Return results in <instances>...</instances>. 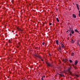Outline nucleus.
<instances>
[{"instance_id":"1","label":"nucleus","mask_w":80,"mask_h":80,"mask_svg":"<svg viewBox=\"0 0 80 80\" xmlns=\"http://www.w3.org/2000/svg\"><path fill=\"white\" fill-rule=\"evenodd\" d=\"M61 46L62 48H65V46H64V44H63V43H61Z\"/></svg>"},{"instance_id":"2","label":"nucleus","mask_w":80,"mask_h":80,"mask_svg":"<svg viewBox=\"0 0 80 80\" xmlns=\"http://www.w3.org/2000/svg\"><path fill=\"white\" fill-rule=\"evenodd\" d=\"M78 60L76 61L74 63L75 65H77V63H78Z\"/></svg>"},{"instance_id":"3","label":"nucleus","mask_w":80,"mask_h":80,"mask_svg":"<svg viewBox=\"0 0 80 80\" xmlns=\"http://www.w3.org/2000/svg\"><path fill=\"white\" fill-rule=\"evenodd\" d=\"M46 64H47L48 65V66H49V67H51V65H50V64L49 63H48L47 62Z\"/></svg>"},{"instance_id":"4","label":"nucleus","mask_w":80,"mask_h":80,"mask_svg":"<svg viewBox=\"0 0 80 80\" xmlns=\"http://www.w3.org/2000/svg\"><path fill=\"white\" fill-rule=\"evenodd\" d=\"M69 75L73 76V74H72V72H69Z\"/></svg>"},{"instance_id":"5","label":"nucleus","mask_w":80,"mask_h":80,"mask_svg":"<svg viewBox=\"0 0 80 80\" xmlns=\"http://www.w3.org/2000/svg\"><path fill=\"white\" fill-rule=\"evenodd\" d=\"M69 32H70V34H69V35L70 36V37H71V36H72V31H69Z\"/></svg>"},{"instance_id":"6","label":"nucleus","mask_w":80,"mask_h":80,"mask_svg":"<svg viewBox=\"0 0 80 80\" xmlns=\"http://www.w3.org/2000/svg\"><path fill=\"white\" fill-rule=\"evenodd\" d=\"M45 76H42V78H41V80H43V78H45Z\"/></svg>"},{"instance_id":"7","label":"nucleus","mask_w":80,"mask_h":80,"mask_svg":"<svg viewBox=\"0 0 80 80\" xmlns=\"http://www.w3.org/2000/svg\"><path fill=\"white\" fill-rule=\"evenodd\" d=\"M56 43L57 45H58V40H56Z\"/></svg>"},{"instance_id":"8","label":"nucleus","mask_w":80,"mask_h":80,"mask_svg":"<svg viewBox=\"0 0 80 80\" xmlns=\"http://www.w3.org/2000/svg\"><path fill=\"white\" fill-rule=\"evenodd\" d=\"M71 53H72L71 55H72V56H74V55H75V53H74V52H72Z\"/></svg>"},{"instance_id":"9","label":"nucleus","mask_w":80,"mask_h":80,"mask_svg":"<svg viewBox=\"0 0 80 80\" xmlns=\"http://www.w3.org/2000/svg\"><path fill=\"white\" fill-rule=\"evenodd\" d=\"M72 16L74 18H77V17L76 16V15H75L73 14L72 15Z\"/></svg>"},{"instance_id":"10","label":"nucleus","mask_w":80,"mask_h":80,"mask_svg":"<svg viewBox=\"0 0 80 80\" xmlns=\"http://www.w3.org/2000/svg\"><path fill=\"white\" fill-rule=\"evenodd\" d=\"M74 33H75V32L73 30H72V31H71V33H72V34H73Z\"/></svg>"},{"instance_id":"11","label":"nucleus","mask_w":80,"mask_h":80,"mask_svg":"<svg viewBox=\"0 0 80 80\" xmlns=\"http://www.w3.org/2000/svg\"><path fill=\"white\" fill-rule=\"evenodd\" d=\"M58 50V51H59V50H61V46H60V47H59Z\"/></svg>"},{"instance_id":"12","label":"nucleus","mask_w":80,"mask_h":80,"mask_svg":"<svg viewBox=\"0 0 80 80\" xmlns=\"http://www.w3.org/2000/svg\"><path fill=\"white\" fill-rule=\"evenodd\" d=\"M74 31H75V32H78V33L79 32V31H78V30H77V29H75L74 30Z\"/></svg>"},{"instance_id":"13","label":"nucleus","mask_w":80,"mask_h":80,"mask_svg":"<svg viewBox=\"0 0 80 80\" xmlns=\"http://www.w3.org/2000/svg\"><path fill=\"white\" fill-rule=\"evenodd\" d=\"M56 21H58V22H59V20H58V18H56Z\"/></svg>"},{"instance_id":"14","label":"nucleus","mask_w":80,"mask_h":80,"mask_svg":"<svg viewBox=\"0 0 80 80\" xmlns=\"http://www.w3.org/2000/svg\"><path fill=\"white\" fill-rule=\"evenodd\" d=\"M76 5L77 6V8H79V7L78 6V4H76Z\"/></svg>"},{"instance_id":"15","label":"nucleus","mask_w":80,"mask_h":80,"mask_svg":"<svg viewBox=\"0 0 80 80\" xmlns=\"http://www.w3.org/2000/svg\"><path fill=\"white\" fill-rule=\"evenodd\" d=\"M71 42L72 43H74L75 42L73 41V40H72Z\"/></svg>"},{"instance_id":"16","label":"nucleus","mask_w":80,"mask_h":80,"mask_svg":"<svg viewBox=\"0 0 80 80\" xmlns=\"http://www.w3.org/2000/svg\"><path fill=\"white\" fill-rule=\"evenodd\" d=\"M38 58H40V59L42 58V57H40V56H38Z\"/></svg>"},{"instance_id":"17","label":"nucleus","mask_w":80,"mask_h":80,"mask_svg":"<svg viewBox=\"0 0 80 80\" xmlns=\"http://www.w3.org/2000/svg\"><path fill=\"white\" fill-rule=\"evenodd\" d=\"M69 61L70 63H72V62H73V61H72V60H69Z\"/></svg>"},{"instance_id":"18","label":"nucleus","mask_w":80,"mask_h":80,"mask_svg":"<svg viewBox=\"0 0 80 80\" xmlns=\"http://www.w3.org/2000/svg\"><path fill=\"white\" fill-rule=\"evenodd\" d=\"M67 59H64V62H67Z\"/></svg>"},{"instance_id":"19","label":"nucleus","mask_w":80,"mask_h":80,"mask_svg":"<svg viewBox=\"0 0 80 80\" xmlns=\"http://www.w3.org/2000/svg\"><path fill=\"white\" fill-rule=\"evenodd\" d=\"M69 31H72V30L71 28H70V29L69 30Z\"/></svg>"},{"instance_id":"20","label":"nucleus","mask_w":80,"mask_h":80,"mask_svg":"<svg viewBox=\"0 0 80 80\" xmlns=\"http://www.w3.org/2000/svg\"><path fill=\"white\" fill-rule=\"evenodd\" d=\"M75 75L76 77H79V76H78V75H77V74H76Z\"/></svg>"},{"instance_id":"21","label":"nucleus","mask_w":80,"mask_h":80,"mask_svg":"<svg viewBox=\"0 0 80 80\" xmlns=\"http://www.w3.org/2000/svg\"><path fill=\"white\" fill-rule=\"evenodd\" d=\"M19 30L21 31V32H22V31H23V30H22V29H19Z\"/></svg>"},{"instance_id":"22","label":"nucleus","mask_w":80,"mask_h":80,"mask_svg":"<svg viewBox=\"0 0 80 80\" xmlns=\"http://www.w3.org/2000/svg\"><path fill=\"white\" fill-rule=\"evenodd\" d=\"M8 42H9V43H11V41H10V40H8Z\"/></svg>"},{"instance_id":"23","label":"nucleus","mask_w":80,"mask_h":80,"mask_svg":"<svg viewBox=\"0 0 80 80\" xmlns=\"http://www.w3.org/2000/svg\"><path fill=\"white\" fill-rule=\"evenodd\" d=\"M35 57H38V55H37V54H35Z\"/></svg>"},{"instance_id":"24","label":"nucleus","mask_w":80,"mask_h":80,"mask_svg":"<svg viewBox=\"0 0 80 80\" xmlns=\"http://www.w3.org/2000/svg\"><path fill=\"white\" fill-rule=\"evenodd\" d=\"M48 55L49 56H50V57H51V55H50V53H48Z\"/></svg>"},{"instance_id":"25","label":"nucleus","mask_w":80,"mask_h":80,"mask_svg":"<svg viewBox=\"0 0 80 80\" xmlns=\"http://www.w3.org/2000/svg\"><path fill=\"white\" fill-rule=\"evenodd\" d=\"M68 70H71V68H68Z\"/></svg>"},{"instance_id":"26","label":"nucleus","mask_w":80,"mask_h":80,"mask_svg":"<svg viewBox=\"0 0 80 80\" xmlns=\"http://www.w3.org/2000/svg\"><path fill=\"white\" fill-rule=\"evenodd\" d=\"M50 25H52V23H49Z\"/></svg>"},{"instance_id":"27","label":"nucleus","mask_w":80,"mask_h":80,"mask_svg":"<svg viewBox=\"0 0 80 80\" xmlns=\"http://www.w3.org/2000/svg\"><path fill=\"white\" fill-rule=\"evenodd\" d=\"M42 45H44L45 44V42H43L42 43Z\"/></svg>"},{"instance_id":"28","label":"nucleus","mask_w":80,"mask_h":80,"mask_svg":"<svg viewBox=\"0 0 80 80\" xmlns=\"http://www.w3.org/2000/svg\"><path fill=\"white\" fill-rule=\"evenodd\" d=\"M59 52H61V49H59Z\"/></svg>"},{"instance_id":"29","label":"nucleus","mask_w":80,"mask_h":80,"mask_svg":"<svg viewBox=\"0 0 80 80\" xmlns=\"http://www.w3.org/2000/svg\"><path fill=\"white\" fill-rule=\"evenodd\" d=\"M78 11H79V10H80V8H78Z\"/></svg>"},{"instance_id":"30","label":"nucleus","mask_w":80,"mask_h":80,"mask_svg":"<svg viewBox=\"0 0 80 80\" xmlns=\"http://www.w3.org/2000/svg\"><path fill=\"white\" fill-rule=\"evenodd\" d=\"M62 62H65V59L62 60Z\"/></svg>"},{"instance_id":"31","label":"nucleus","mask_w":80,"mask_h":80,"mask_svg":"<svg viewBox=\"0 0 80 80\" xmlns=\"http://www.w3.org/2000/svg\"><path fill=\"white\" fill-rule=\"evenodd\" d=\"M78 15H79V17H80V13H79L78 14Z\"/></svg>"},{"instance_id":"32","label":"nucleus","mask_w":80,"mask_h":80,"mask_svg":"<svg viewBox=\"0 0 80 80\" xmlns=\"http://www.w3.org/2000/svg\"><path fill=\"white\" fill-rule=\"evenodd\" d=\"M69 32V30H68V31H67V32H68V33H69V32Z\"/></svg>"},{"instance_id":"33","label":"nucleus","mask_w":80,"mask_h":80,"mask_svg":"<svg viewBox=\"0 0 80 80\" xmlns=\"http://www.w3.org/2000/svg\"><path fill=\"white\" fill-rule=\"evenodd\" d=\"M59 75H61V76H62V75L60 74H58Z\"/></svg>"},{"instance_id":"34","label":"nucleus","mask_w":80,"mask_h":80,"mask_svg":"<svg viewBox=\"0 0 80 80\" xmlns=\"http://www.w3.org/2000/svg\"><path fill=\"white\" fill-rule=\"evenodd\" d=\"M77 45H80V44H79V43H77Z\"/></svg>"},{"instance_id":"35","label":"nucleus","mask_w":80,"mask_h":80,"mask_svg":"<svg viewBox=\"0 0 80 80\" xmlns=\"http://www.w3.org/2000/svg\"><path fill=\"white\" fill-rule=\"evenodd\" d=\"M74 68H75V69H77V68H75V67H74Z\"/></svg>"},{"instance_id":"36","label":"nucleus","mask_w":80,"mask_h":80,"mask_svg":"<svg viewBox=\"0 0 80 80\" xmlns=\"http://www.w3.org/2000/svg\"><path fill=\"white\" fill-rule=\"evenodd\" d=\"M17 48H19V46H17Z\"/></svg>"},{"instance_id":"37","label":"nucleus","mask_w":80,"mask_h":80,"mask_svg":"<svg viewBox=\"0 0 80 80\" xmlns=\"http://www.w3.org/2000/svg\"><path fill=\"white\" fill-rule=\"evenodd\" d=\"M41 60H42V62L43 61V59H41Z\"/></svg>"},{"instance_id":"38","label":"nucleus","mask_w":80,"mask_h":80,"mask_svg":"<svg viewBox=\"0 0 80 80\" xmlns=\"http://www.w3.org/2000/svg\"><path fill=\"white\" fill-rule=\"evenodd\" d=\"M79 13H80V11H79Z\"/></svg>"},{"instance_id":"39","label":"nucleus","mask_w":80,"mask_h":80,"mask_svg":"<svg viewBox=\"0 0 80 80\" xmlns=\"http://www.w3.org/2000/svg\"><path fill=\"white\" fill-rule=\"evenodd\" d=\"M44 24H43V25H42V26H44Z\"/></svg>"},{"instance_id":"40","label":"nucleus","mask_w":80,"mask_h":80,"mask_svg":"<svg viewBox=\"0 0 80 80\" xmlns=\"http://www.w3.org/2000/svg\"><path fill=\"white\" fill-rule=\"evenodd\" d=\"M19 46H20V44H19Z\"/></svg>"},{"instance_id":"41","label":"nucleus","mask_w":80,"mask_h":80,"mask_svg":"<svg viewBox=\"0 0 80 80\" xmlns=\"http://www.w3.org/2000/svg\"><path fill=\"white\" fill-rule=\"evenodd\" d=\"M67 61H68V59H67Z\"/></svg>"},{"instance_id":"42","label":"nucleus","mask_w":80,"mask_h":80,"mask_svg":"<svg viewBox=\"0 0 80 80\" xmlns=\"http://www.w3.org/2000/svg\"><path fill=\"white\" fill-rule=\"evenodd\" d=\"M63 77H64V75H63Z\"/></svg>"},{"instance_id":"43","label":"nucleus","mask_w":80,"mask_h":80,"mask_svg":"<svg viewBox=\"0 0 80 80\" xmlns=\"http://www.w3.org/2000/svg\"><path fill=\"white\" fill-rule=\"evenodd\" d=\"M12 32H13V31H12Z\"/></svg>"},{"instance_id":"44","label":"nucleus","mask_w":80,"mask_h":80,"mask_svg":"<svg viewBox=\"0 0 80 80\" xmlns=\"http://www.w3.org/2000/svg\"><path fill=\"white\" fill-rule=\"evenodd\" d=\"M70 78H72V77H70Z\"/></svg>"}]
</instances>
